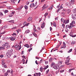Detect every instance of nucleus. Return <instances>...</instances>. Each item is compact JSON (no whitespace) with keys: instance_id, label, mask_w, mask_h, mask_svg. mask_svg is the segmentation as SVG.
I'll return each mask as SVG.
<instances>
[{"instance_id":"412c9836","label":"nucleus","mask_w":76,"mask_h":76,"mask_svg":"<svg viewBox=\"0 0 76 76\" xmlns=\"http://www.w3.org/2000/svg\"><path fill=\"white\" fill-rule=\"evenodd\" d=\"M53 5H52L50 8H49L48 9V10H52L53 9Z\"/></svg>"},{"instance_id":"7ed1b4c3","label":"nucleus","mask_w":76,"mask_h":76,"mask_svg":"<svg viewBox=\"0 0 76 76\" xmlns=\"http://www.w3.org/2000/svg\"><path fill=\"white\" fill-rule=\"evenodd\" d=\"M21 45L20 46L19 45H18V46L17 45H14L12 46V47H14L15 48H17L19 50H20V49H21V47H20Z\"/></svg>"},{"instance_id":"423d86ee","label":"nucleus","mask_w":76,"mask_h":76,"mask_svg":"<svg viewBox=\"0 0 76 76\" xmlns=\"http://www.w3.org/2000/svg\"><path fill=\"white\" fill-rule=\"evenodd\" d=\"M60 68V66L58 65L55 66H53V68L54 69H56V70L57 69H59Z\"/></svg>"},{"instance_id":"0e129e2a","label":"nucleus","mask_w":76,"mask_h":76,"mask_svg":"<svg viewBox=\"0 0 76 76\" xmlns=\"http://www.w3.org/2000/svg\"><path fill=\"white\" fill-rule=\"evenodd\" d=\"M2 71H3V72H4V73L5 72V71H6V70L4 69H3Z\"/></svg>"},{"instance_id":"a18cd8bd","label":"nucleus","mask_w":76,"mask_h":76,"mask_svg":"<svg viewBox=\"0 0 76 76\" xmlns=\"http://www.w3.org/2000/svg\"><path fill=\"white\" fill-rule=\"evenodd\" d=\"M7 73H10V70H9V69H8L7 70Z\"/></svg>"},{"instance_id":"13d9d810","label":"nucleus","mask_w":76,"mask_h":76,"mask_svg":"<svg viewBox=\"0 0 76 76\" xmlns=\"http://www.w3.org/2000/svg\"><path fill=\"white\" fill-rule=\"evenodd\" d=\"M61 22H63V21H64V19L63 18H62L61 19Z\"/></svg>"},{"instance_id":"37998d69","label":"nucleus","mask_w":76,"mask_h":76,"mask_svg":"<svg viewBox=\"0 0 76 76\" xmlns=\"http://www.w3.org/2000/svg\"><path fill=\"white\" fill-rule=\"evenodd\" d=\"M42 62V59H41L39 63V64H40Z\"/></svg>"},{"instance_id":"aec40b11","label":"nucleus","mask_w":76,"mask_h":76,"mask_svg":"<svg viewBox=\"0 0 76 76\" xmlns=\"http://www.w3.org/2000/svg\"><path fill=\"white\" fill-rule=\"evenodd\" d=\"M30 32V31L29 30H27L26 31L25 33L26 34H28Z\"/></svg>"},{"instance_id":"2eb2a0df","label":"nucleus","mask_w":76,"mask_h":76,"mask_svg":"<svg viewBox=\"0 0 76 76\" xmlns=\"http://www.w3.org/2000/svg\"><path fill=\"white\" fill-rule=\"evenodd\" d=\"M17 0H11V1L12 2V3H14L15 4V2L17 1Z\"/></svg>"},{"instance_id":"c9c22d12","label":"nucleus","mask_w":76,"mask_h":76,"mask_svg":"<svg viewBox=\"0 0 76 76\" xmlns=\"http://www.w3.org/2000/svg\"><path fill=\"white\" fill-rule=\"evenodd\" d=\"M35 63H36V64H39V63H38V62L37 61V60H36L35 61Z\"/></svg>"},{"instance_id":"680f3d73","label":"nucleus","mask_w":76,"mask_h":76,"mask_svg":"<svg viewBox=\"0 0 76 76\" xmlns=\"http://www.w3.org/2000/svg\"><path fill=\"white\" fill-rule=\"evenodd\" d=\"M5 13H7V12H9V11L7 10H5Z\"/></svg>"},{"instance_id":"ea45409f","label":"nucleus","mask_w":76,"mask_h":76,"mask_svg":"<svg viewBox=\"0 0 76 76\" xmlns=\"http://www.w3.org/2000/svg\"><path fill=\"white\" fill-rule=\"evenodd\" d=\"M74 70V69H69V73H70V72H71V70Z\"/></svg>"},{"instance_id":"2f4dec72","label":"nucleus","mask_w":76,"mask_h":76,"mask_svg":"<svg viewBox=\"0 0 76 76\" xmlns=\"http://www.w3.org/2000/svg\"><path fill=\"white\" fill-rule=\"evenodd\" d=\"M53 25L54 26H55V27H56L57 26H56V23L54 22L53 23Z\"/></svg>"},{"instance_id":"774afa93","label":"nucleus","mask_w":76,"mask_h":76,"mask_svg":"<svg viewBox=\"0 0 76 76\" xmlns=\"http://www.w3.org/2000/svg\"><path fill=\"white\" fill-rule=\"evenodd\" d=\"M51 74H48V76H51Z\"/></svg>"},{"instance_id":"72a5a7b5","label":"nucleus","mask_w":76,"mask_h":76,"mask_svg":"<svg viewBox=\"0 0 76 76\" xmlns=\"http://www.w3.org/2000/svg\"><path fill=\"white\" fill-rule=\"evenodd\" d=\"M33 35H34V37H37V34H36L35 33H34L33 34Z\"/></svg>"},{"instance_id":"6e6d98bb","label":"nucleus","mask_w":76,"mask_h":76,"mask_svg":"<svg viewBox=\"0 0 76 76\" xmlns=\"http://www.w3.org/2000/svg\"><path fill=\"white\" fill-rule=\"evenodd\" d=\"M29 23H28L27 24L25 25V26H28L29 25Z\"/></svg>"},{"instance_id":"c756f323","label":"nucleus","mask_w":76,"mask_h":76,"mask_svg":"<svg viewBox=\"0 0 76 76\" xmlns=\"http://www.w3.org/2000/svg\"><path fill=\"white\" fill-rule=\"evenodd\" d=\"M73 13H76V9H75L72 10Z\"/></svg>"},{"instance_id":"a878e982","label":"nucleus","mask_w":76,"mask_h":76,"mask_svg":"<svg viewBox=\"0 0 76 76\" xmlns=\"http://www.w3.org/2000/svg\"><path fill=\"white\" fill-rule=\"evenodd\" d=\"M43 69V68L42 67H41L40 68V70L42 72H43V70H42Z\"/></svg>"},{"instance_id":"9b49d317","label":"nucleus","mask_w":76,"mask_h":76,"mask_svg":"<svg viewBox=\"0 0 76 76\" xmlns=\"http://www.w3.org/2000/svg\"><path fill=\"white\" fill-rule=\"evenodd\" d=\"M71 18L73 19H74V20H75V19H76V17H75V15H73V14L71 15Z\"/></svg>"},{"instance_id":"c85d7f7f","label":"nucleus","mask_w":76,"mask_h":76,"mask_svg":"<svg viewBox=\"0 0 76 76\" xmlns=\"http://www.w3.org/2000/svg\"><path fill=\"white\" fill-rule=\"evenodd\" d=\"M24 7H25V9H26V10H27V9H28V6L26 5H25L24 6Z\"/></svg>"},{"instance_id":"f03ea898","label":"nucleus","mask_w":76,"mask_h":76,"mask_svg":"<svg viewBox=\"0 0 76 76\" xmlns=\"http://www.w3.org/2000/svg\"><path fill=\"white\" fill-rule=\"evenodd\" d=\"M13 49H11L10 50H8L6 54L7 57H10L11 54H13Z\"/></svg>"},{"instance_id":"f8f14e48","label":"nucleus","mask_w":76,"mask_h":76,"mask_svg":"<svg viewBox=\"0 0 76 76\" xmlns=\"http://www.w3.org/2000/svg\"><path fill=\"white\" fill-rule=\"evenodd\" d=\"M66 11L67 12L68 14H70L71 13V10L70 9H68L66 10Z\"/></svg>"},{"instance_id":"ddd939ff","label":"nucleus","mask_w":76,"mask_h":76,"mask_svg":"<svg viewBox=\"0 0 76 76\" xmlns=\"http://www.w3.org/2000/svg\"><path fill=\"white\" fill-rule=\"evenodd\" d=\"M32 18L29 17L27 19V21L28 22H30V21H31V20H32Z\"/></svg>"},{"instance_id":"473e14b6","label":"nucleus","mask_w":76,"mask_h":76,"mask_svg":"<svg viewBox=\"0 0 76 76\" xmlns=\"http://www.w3.org/2000/svg\"><path fill=\"white\" fill-rule=\"evenodd\" d=\"M5 62H4V61H2V67L3 66V65L5 64Z\"/></svg>"},{"instance_id":"f257e3e1","label":"nucleus","mask_w":76,"mask_h":76,"mask_svg":"<svg viewBox=\"0 0 76 76\" xmlns=\"http://www.w3.org/2000/svg\"><path fill=\"white\" fill-rule=\"evenodd\" d=\"M2 47H0V49L1 50H5V47H6V48H9L10 47V46L9 45V43H5V44H3L2 45Z\"/></svg>"},{"instance_id":"8fccbe9b","label":"nucleus","mask_w":76,"mask_h":76,"mask_svg":"<svg viewBox=\"0 0 76 76\" xmlns=\"http://www.w3.org/2000/svg\"><path fill=\"white\" fill-rule=\"evenodd\" d=\"M8 75V73H5V74L4 75V76H7Z\"/></svg>"},{"instance_id":"c03bdc74","label":"nucleus","mask_w":76,"mask_h":76,"mask_svg":"<svg viewBox=\"0 0 76 76\" xmlns=\"http://www.w3.org/2000/svg\"><path fill=\"white\" fill-rule=\"evenodd\" d=\"M75 42L72 41L71 43V44L73 45V44H75Z\"/></svg>"},{"instance_id":"9d476101","label":"nucleus","mask_w":76,"mask_h":76,"mask_svg":"<svg viewBox=\"0 0 76 76\" xmlns=\"http://www.w3.org/2000/svg\"><path fill=\"white\" fill-rule=\"evenodd\" d=\"M66 28H69V29H72V25H67L66 26Z\"/></svg>"},{"instance_id":"5fc2aeb1","label":"nucleus","mask_w":76,"mask_h":76,"mask_svg":"<svg viewBox=\"0 0 76 76\" xmlns=\"http://www.w3.org/2000/svg\"><path fill=\"white\" fill-rule=\"evenodd\" d=\"M62 5H63V4L61 5V6L60 8V9H63V7L62 6Z\"/></svg>"},{"instance_id":"6e6552de","label":"nucleus","mask_w":76,"mask_h":76,"mask_svg":"<svg viewBox=\"0 0 76 76\" xmlns=\"http://www.w3.org/2000/svg\"><path fill=\"white\" fill-rule=\"evenodd\" d=\"M69 22V20H67L66 21V20H64V24H67Z\"/></svg>"},{"instance_id":"49530a36","label":"nucleus","mask_w":76,"mask_h":76,"mask_svg":"<svg viewBox=\"0 0 76 76\" xmlns=\"http://www.w3.org/2000/svg\"><path fill=\"white\" fill-rule=\"evenodd\" d=\"M13 69L11 70V74H13Z\"/></svg>"},{"instance_id":"4be33fe9","label":"nucleus","mask_w":76,"mask_h":76,"mask_svg":"<svg viewBox=\"0 0 76 76\" xmlns=\"http://www.w3.org/2000/svg\"><path fill=\"white\" fill-rule=\"evenodd\" d=\"M71 3L72 4H75V3H75V1L74 0H71Z\"/></svg>"},{"instance_id":"20e7f679","label":"nucleus","mask_w":76,"mask_h":76,"mask_svg":"<svg viewBox=\"0 0 76 76\" xmlns=\"http://www.w3.org/2000/svg\"><path fill=\"white\" fill-rule=\"evenodd\" d=\"M69 61L70 59H67L66 61L65 64L67 65V66H68V65H69V64H70L69 63Z\"/></svg>"},{"instance_id":"dca6fc26","label":"nucleus","mask_w":76,"mask_h":76,"mask_svg":"<svg viewBox=\"0 0 76 76\" xmlns=\"http://www.w3.org/2000/svg\"><path fill=\"white\" fill-rule=\"evenodd\" d=\"M10 38L11 41H14L15 39V38L13 37H10Z\"/></svg>"},{"instance_id":"58836bf2","label":"nucleus","mask_w":76,"mask_h":76,"mask_svg":"<svg viewBox=\"0 0 76 76\" xmlns=\"http://www.w3.org/2000/svg\"><path fill=\"white\" fill-rule=\"evenodd\" d=\"M62 63H63L62 61H59V64H62Z\"/></svg>"},{"instance_id":"0eeeda50","label":"nucleus","mask_w":76,"mask_h":76,"mask_svg":"<svg viewBox=\"0 0 76 76\" xmlns=\"http://www.w3.org/2000/svg\"><path fill=\"white\" fill-rule=\"evenodd\" d=\"M45 24L44 22H43V23L41 24V28H44L45 27Z\"/></svg>"},{"instance_id":"7c9ffc66","label":"nucleus","mask_w":76,"mask_h":76,"mask_svg":"<svg viewBox=\"0 0 76 76\" xmlns=\"http://www.w3.org/2000/svg\"><path fill=\"white\" fill-rule=\"evenodd\" d=\"M22 61L23 62V64H25V59H22Z\"/></svg>"},{"instance_id":"bf43d9fd","label":"nucleus","mask_w":76,"mask_h":76,"mask_svg":"<svg viewBox=\"0 0 76 76\" xmlns=\"http://www.w3.org/2000/svg\"><path fill=\"white\" fill-rule=\"evenodd\" d=\"M0 15H1V16H3V13L2 12H0Z\"/></svg>"},{"instance_id":"4468645a","label":"nucleus","mask_w":76,"mask_h":76,"mask_svg":"<svg viewBox=\"0 0 76 76\" xmlns=\"http://www.w3.org/2000/svg\"><path fill=\"white\" fill-rule=\"evenodd\" d=\"M75 21H72L71 23H70V25H75Z\"/></svg>"},{"instance_id":"cd10ccee","label":"nucleus","mask_w":76,"mask_h":76,"mask_svg":"<svg viewBox=\"0 0 76 76\" xmlns=\"http://www.w3.org/2000/svg\"><path fill=\"white\" fill-rule=\"evenodd\" d=\"M9 22H10L12 23H14V21L13 20L9 21Z\"/></svg>"},{"instance_id":"338daca9","label":"nucleus","mask_w":76,"mask_h":76,"mask_svg":"<svg viewBox=\"0 0 76 76\" xmlns=\"http://www.w3.org/2000/svg\"><path fill=\"white\" fill-rule=\"evenodd\" d=\"M45 63L46 64H48V61H45Z\"/></svg>"},{"instance_id":"393cba45","label":"nucleus","mask_w":76,"mask_h":76,"mask_svg":"<svg viewBox=\"0 0 76 76\" xmlns=\"http://www.w3.org/2000/svg\"><path fill=\"white\" fill-rule=\"evenodd\" d=\"M48 65H47V66H46L45 67V68H44L43 69L44 70H45L46 69H47V68H48Z\"/></svg>"},{"instance_id":"79ce46f5","label":"nucleus","mask_w":76,"mask_h":76,"mask_svg":"<svg viewBox=\"0 0 76 76\" xmlns=\"http://www.w3.org/2000/svg\"><path fill=\"white\" fill-rule=\"evenodd\" d=\"M62 26L63 27V28L64 29L65 28L64 27V24H63L62 25Z\"/></svg>"},{"instance_id":"3c124183","label":"nucleus","mask_w":76,"mask_h":76,"mask_svg":"<svg viewBox=\"0 0 76 76\" xmlns=\"http://www.w3.org/2000/svg\"><path fill=\"white\" fill-rule=\"evenodd\" d=\"M4 56L3 55H1L0 56V57H1V58H3Z\"/></svg>"},{"instance_id":"864d4df0","label":"nucleus","mask_w":76,"mask_h":76,"mask_svg":"<svg viewBox=\"0 0 76 76\" xmlns=\"http://www.w3.org/2000/svg\"><path fill=\"white\" fill-rule=\"evenodd\" d=\"M49 62H50L52 61V58H50L49 59Z\"/></svg>"},{"instance_id":"69168bd1","label":"nucleus","mask_w":76,"mask_h":76,"mask_svg":"<svg viewBox=\"0 0 76 76\" xmlns=\"http://www.w3.org/2000/svg\"><path fill=\"white\" fill-rule=\"evenodd\" d=\"M12 35H16V34L15 33H13L12 34Z\"/></svg>"},{"instance_id":"a211bd4d","label":"nucleus","mask_w":76,"mask_h":76,"mask_svg":"<svg viewBox=\"0 0 76 76\" xmlns=\"http://www.w3.org/2000/svg\"><path fill=\"white\" fill-rule=\"evenodd\" d=\"M16 31H17L18 32L17 34H18L19 32H20V31H21V29L20 28H19Z\"/></svg>"},{"instance_id":"bb28decb","label":"nucleus","mask_w":76,"mask_h":76,"mask_svg":"<svg viewBox=\"0 0 76 76\" xmlns=\"http://www.w3.org/2000/svg\"><path fill=\"white\" fill-rule=\"evenodd\" d=\"M65 31L66 32H68V31H69V28L66 27V29H65Z\"/></svg>"},{"instance_id":"1a4fd4ad","label":"nucleus","mask_w":76,"mask_h":76,"mask_svg":"<svg viewBox=\"0 0 76 76\" xmlns=\"http://www.w3.org/2000/svg\"><path fill=\"white\" fill-rule=\"evenodd\" d=\"M36 6H37V4L34 5V3H32L31 4L30 7H35Z\"/></svg>"},{"instance_id":"e2e57ef3","label":"nucleus","mask_w":76,"mask_h":76,"mask_svg":"<svg viewBox=\"0 0 76 76\" xmlns=\"http://www.w3.org/2000/svg\"><path fill=\"white\" fill-rule=\"evenodd\" d=\"M52 29H53L51 27H50V31H51V30H52Z\"/></svg>"},{"instance_id":"4d7b16f0","label":"nucleus","mask_w":76,"mask_h":76,"mask_svg":"<svg viewBox=\"0 0 76 76\" xmlns=\"http://www.w3.org/2000/svg\"><path fill=\"white\" fill-rule=\"evenodd\" d=\"M5 33H6V31H4L3 32H2L1 33V34H5Z\"/></svg>"},{"instance_id":"5701e85b","label":"nucleus","mask_w":76,"mask_h":76,"mask_svg":"<svg viewBox=\"0 0 76 76\" xmlns=\"http://www.w3.org/2000/svg\"><path fill=\"white\" fill-rule=\"evenodd\" d=\"M24 46L25 47H26L27 48H29V45H28V44H26V45H24Z\"/></svg>"},{"instance_id":"6ab92c4d","label":"nucleus","mask_w":76,"mask_h":76,"mask_svg":"<svg viewBox=\"0 0 76 76\" xmlns=\"http://www.w3.org/2000/svg\"><path fill=\"white\" fill-rule=\"evenodd\" d=\"M55 65V63L54 62H52V64H51V66L53 67V66H54Z\"/></svg>"},{"instance_id":"052dcab7","label":"nucleus","mask_w":76,"mask_h":76,"mask_svg":"<svg viewBox=\"0 0 76 76\" xmlns=\"http://www.w3.org/2000/svg\"><path fill=\"white\" fill-rule=\"evenodd\" d=\"M22 57H23V58H25V59H26V58H25V56H22Z\"/></svg>"},{"instance_id":"f704fd0d","label":"nucleus","mask_w":76,"mask_h":76,"mask_svg":"<svg viewBox=\"0 0 76 76\" xmlns=\"http://www.w3.org/2000/svg\"><path fill=\"white\" fill-rule=\"evenodd\" d=\"M71 37H76V35H70Z\"/></svg>"},{"instance_id":"a19ab883","label":"nucleus","mask_w":76,"mask_h":76,"mask_svg":"<svg viewBox=\"0 0 76 76\" xmlns=\"http://www.w3.org/2000/svg\"><path fill=\"white\" fill-rule=\"evenodd\" d=\"M9 17H12V16H13V15H12V14L11 13L9 15Z\"/></svg>"},{"instance_id":"4c0bfd02","label":"nucleus","mask_w":76,"mask_h":76,"mask_svg":"<svg viewBox=\"0 0 76 76\" xmlns=\"http://www.w3.org/2000/svg\"><path fill=\"white\" fill-rule=\"evenodd\" d=\"M16 28H17V27L15 26V27H13V28H12V29H16Z\"/></svg>"},{"instance_id":"f3484780","label":"nucleus","mask_w":76,"mask_h":76,"mask_svg":"<svg viewBox=\"0 0 76 76\" xmlns=\"http://www.w3.org/2000/svg\"><path fill=\"white\" fill-rule=\"evenodd\" d=\"M63 45H64L63 48H66V45L64 42H63Z\"/></svg>"},{"instance_id":"09e8293b","label":"nucleus","mask_w":76,"mask_h":76,"mask_svg":"<svg viewBox=\"0 0 76 76\" xmlns=\"http://www.w3.org/2000/svg\"><path fill=\"white\" fill-rule=\"evenodd\" d=\"M49 72V69H48L46 71V74H48V73Z\"/></svg>"},{"instance_id":"de8ad7c7","label":"nucleus","mask_w":76,"mask_h":76,"mask_svg":"<svg viewBox=\"0 0 76 76\" xmlns=\"http://www.w3.org/2000/svg\"><path fill=\"white\" fill-rule=\"evenodd\" d=\"M64 72V70H62L60 71V72L61 73H63V72Z\"/></svg>"},{"instance_id":"603ef678","label":"nucleus","mask_w":76,"mask_h":76,"mask_svg":"<svg viewBox=\"0 0 76 76\" xmlns=\"http://www.w3.org/2000/svg\"><path fill=\"white\" fill-rule=\"evenodd\" d=\"M4 68H7V65H4Z\"/></svg>"},{"instance_id":"39448f33","label":"nucleus","mask_w":76,"mask_h":76,"mask_svg":"<svg viewBox=\"0 0 76 76\" xmlns=\"http://www.w3.org/2000/svg\"><path fill=\"white\" fill-rule=\"evenodd\" d=\"M47 7H48V5L45 4L42 7V10H45V9H46Z\"/></svg>"},{"instance_id":"e433bc0d","label":"nucleus","mask_w":76,"mask_h":76,"mask_svg":"<svg viewBox=\"0 0 76 76\" xmlns=\"http://www.w3.org/2000/svg\"><path fill=\"white\" fill-rule=\"evenodd\" d=\"M72 51V49H70L69 51H68V53H70Z\"/></svg>"},{"instance_id":"b1692460","label":"nucleus","mask_w":76,"mask_h":76,"mask_svg":"<svg viewBox=\"0 0 76 76\" xmlns=\"http://www.w3.org/2000/svg\"><path fill=\"white\" fill-rule=\"evenodd\" d=\"M48 15V13L46 12L45 13V14L44 15V16H45V18L46 17V16H47Z\"/></svg>"}]
</instances>
